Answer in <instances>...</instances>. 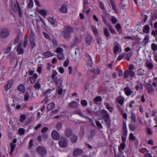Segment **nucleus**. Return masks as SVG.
I'll return each mask as SVG.
<instances>
[{
    "mask_svg": "<svg viewBox=\"0 0 157 157\" xmlns=\"http://www.w3.org/2000/svg\"><path fill=\"white\" fill-rule=\"evenodd\" d=\"M86 62L87 63V65L88 68L90 71L93 72L94 74L96 75L99 74L100 73V71L99 69L96 68H92V62L91 57L88 55H86Z\"/></svg>",
    "mask_w": 157,
    "mask_h": 157,
    "instance_id": "f03ea898",
    "label": "nucleus"
},
{
    "mask_svg": "<svg viewBox=\"0 0 157 157\" xmlns=\"http://www.w3.org/2000/svg\"><path fill=\"white\" fill-rule=\"evenodd\" d=\"M18 132L20 135H22L24 134L25 132V130L23 128H20L18 129Z\"/></svg>",
    "mask_w": 157,
    "mask_h": 157,
    "instance_id": "49530a36",
    "label": "nucleus"
},
{
    "mask_svg": "<svg viewBox=\"0 0 157 157\" xmlns=\"http://www.w3.org/2000/svg\"><path fill=\"white\" fill-rule=\"evenodd\" d=\"M57 57L58 59L59 60L64 59V56L63 53H60L58 54Z\"/></svg>",
    "mask_w": 157,
    "mask_h": 157,
    "instance_id": "4c0bfd02",
    "label": "nucleus"
},
{
    "mask_svg": "<svg viewBox=\"0 0 157 157\" xmlns=\"http://www.w3.org/2000/svg\"><path fill=\"white\" fill-rule=\"evenodd\" d=\"M52 90L51 89H48L44 93V95L45 96L48 97L51 95Z\"/></svg>",
    "mask_w": 157,
    "mask_h": 157,
    "instance_id": "5701e85b",
    "label": "nucleus"
},
{
    "mask_svg": "<svg viewBox=\"0 0 157 157\" xmlns=\"http://www.w3.org/2000/svg\"><path fill=\"white\" fill-rule=\"evenodd\" d=\"M132 56V53L129 52V53H127V56L126 57V59L128 61H129L130 59V58L131 57V56Z\"/></svg>",
    "mask_w": 157,
    "mask_h": 157,
    "instance_id": "0e129e2a",
    "label": "nucleus"
},
{
    "mask_svg": "<svg viewBox=\"0 0 157 157\" xmlns=\"http://www.w3.org/2000/svg\"><path fill=\"white\" fill-rule=\"evenodd\" d=\"M102 101L101 97L99 96L95 97L93 100L94 103L96 104H97L98 102L101 101Z\"/></svg>",
    "mask_w": 157,
    "mask_h": 157,
    "instance_id": "412c9836",
    "label": "nucleus"
},
{
    "mask_svg": "<svg viewBox=\"0 0 157 157\" xmlns=\"http://www.w3.org/2000/svg\"><path fill=\"white\" fill-rule=\"evenodd\" d=\"M34 87L37 89V90H39V89L41 87V85L40 84L39 82L37 81L36 82V83L34 84Z\"/></svg>",
    "mask_w": 157,
    "mask_h": 157,
    "instance_id": "72a5a7b5",
    "label": "nucleus"
},
{
    "mask_svg": "<svg viewBox=\"0 0 157 157\" xmlns=\"http://www.w3.org/2000/svg\"><path fill=\"white\" fill-rule=\"evenodd\" d=\"M11 47H9L7 48L4 52V54H8L9 53L11 49Z\"/></svg>",
    "mask_w": 157,
    "mask_h": 157,
    "instance_id": "69168bd1",
    "label": "nucleus"
},
{
    "mask_svg": "<svg viewBox=\"0 0 157 157\" xmlns=\"http://www.w3.org/2000/svg\"><path fill=\"white\" fill-rule=\"evenodd\" d=\"M122 128L123 135L121 137L122 142L120 144V146H118V150L120 152L121 151V149L124 150L125 147V143L127 136V130L125 121H124L123 122Z\"/></svg>",
    "mask_w": 157,
    "mask_h": 157,
    "instance_id": "f257e3e1",
    "label": "nucleus"
},
{
    "mask_svg": "<svg viewBox=\"0 0 157 157\" xmlns=\"http://www.w3.org/2000/svg\"><path fill=\"white\" fill-rule=\"evenodd\" d=\"M110 2L111 3V5H112V6L113 7V10L115 11V12H116L117 11V10L116 9V7H115V5L114 3V2H113V1L112 0H110Z\"/></svg>",
    "mask_w": 157,
    "mask_h": 157,
    "instance_id": "864d4df0",
    "label": "nucleus"
},
{
    "mask_svg": "<svg viewBox=\"0 0 157 157\" xmlns=\"http://www.w3.org/2000/svg\"><path fill=\"white\" fill-rule=\"evenodd\" d=\"M121 2H120V8L123 10L126 6L127 2L125 0H120Z\"/></svg>",
    "mask_w": 157,
    "mask_h": 157,
    "instance_id": "a211bd4d",
    "label": "nucleus"
},
{
    "mask_svg": "<svg viewBox=\"0 0 157 157\" xmlns=\"http://www.w3.org/2000/svg\"><path fill=\"white\" fill-rule=\"evenodd\" d=\"M83 152L82 150L81 149L76 148L73 151V154L74 156H76L82 154Z\"/></svg>",
    "mask_w": 157,
    "mask_h": 157,
    "instance_id": "9d476101",
    "label": "nucleus"
},
{
    "mask_svg": "<svg viewBox=\"0 0 157 157\" xmlns=\"http://www.w3.org/2000/svg\"><path fill=\"white\" fill-rule=\"evenodd\" d=\"M149 26L148 25H146L144 26L143 29V31L144 33H147L149 32Z\"/></svg>",
    "mask_w": 157,
    "mask_h": 157,
    "instance_id": "bb28decb",
    "label": "nucleus"
},
{
    "mask_svg": "<svg viewBox=\"0 0 157 157\" xmlns=\"http://www.w3.org/2000/svg\"><path fill=\"white\" fill-rule=\"evenodd\" d=\"M111 21L112 23L115 24L117 21V19L114 16H112L111 19Z\"/></svg>",
    "mask_w": 157,
    "mask_h": 157,
    "instance_id": "a18cd8bd",
    "label": "nucleus"
},
{
    "mask_svg": "<svg viewBox=\"0 0 157 157\" xmlns=\"http://www.w3.org/2000/svg\"><path fill=\"white\" fill-rule=\"evenodd\" d=\"M104 32L105 35L106 37L109 36V34L107 29H105L104 30Z\"/></svg>",
    "mask_w": 157,
    "mask_h": 157,
    "instance_id": "680f3d73",
    "label": "nucleus"
},
{
    "mask_svg": "<svg viewBox=\"0 0 157 157\" xmlns=\"http://www.w3.org/2000/svg\"><path fill=\"white\" fill-rule=\"evenodd\" d=\"M40 13L44 16H46L47 15V12L46 10H40L39 11Z\"/></svg>",
    "mask_w": 157,
    "mask_h": 157,
    "instance_id": "ea45409f",
    "label": "nucleus"
},
{
    "mask_svg": "<svg viewBox=\"0 0 157 157\" xmlns=\"http://www.w3.org/2000/svg\"><path fill=\"white\" fill-rule=\"evenodd\" d=\"M48 20L52 25H53L55 24V21L52 17H49L48 18Z\"/></svg>",
    "mask_w": 157,
    "mask_h": 157,
    "instance_id": "c03bdc74",
    "label": "nucleus"
},
{
    "mask_svg": "<svg viewBox=\"0 0 157 157\" xmlns=\"http://www.w3.org/2000/svg\"><path fill=\"white\" fill-rule=\"evenodd\" d=\"M13 83L12 80H9L7 83L4 86L5 89L7 90L9 89L12 86Z\"/></svg>",
    "mask_w": 157,
    "mask_h": 157,
    "instance_id": "dca6fc26",
    "label": "nucleus"
},
{
    "mask_svg": "<svg viewBox=\"0 0 157 157\" xmlns=\"http://www.w3.org/2000/svg\"><path fill=\"white\" fill-rule=\"evenodd\" d=\"M118 52V45H116L115 46L114 50H113V52L115 54V56L116 57V56L117 55L116 53Z\"/></svg>",
    "mask_w": 157,
    "mask_h": 157,
    "instance_id": "6e6d98bb",
    "label": "nucleus"
},
{
    "mask_svg": "<svg viewBox=\"0 0 157 157\" xmlns=\"http://www.w3.org/2000/svg\"><path fill=\"white\" fill-rule=\"evenodd\" d=\"M143 86L142 84L136 85L135 86V89L136 90H138L139 89H142Z\"/></svg>",
    "mask_w": 157,
    "mask_h": 157,
    "instance_id": "774afa93",
    "label": "nucleus"
},
{
    "mask_svg": "<svg viewBox=\"0 0 157 157\" xmlns=\"http://www.w3.org/2000/svg\"><path fill=\"white\" fill-rule=\"evenodd\" d=\"M10 145L11 151L12 152H13L15 147L16 144H13L12 143H10Z\"/></svg>",
    "mask_w": 157,
    "mask_h": 157,
    "instance_id": "8fccbe9b",
    "label": "nucleus"
},
{
    "mask_svg": "<svg viewBox=\"0 0 157 157\" xmlns=\"http://www.w3.org/2000/svg\"><path fill=\"white\" fill-rule=\"evenodd\" d=\"M63 51V49L62 48H57L56 50V52L58 54L60 53H62V52Z\"/></svg>",
    "mask_w": 157,
    "mask_h": 157,
    "instance_id": "bf43d9fd",
    "label": "nucleus"
},
{
    "mask_svg": "<svg viewBox=\"0 0 157 157\" xmlns=\"http://www.w3.org/2000/svg\"><path fill=\"white\" fill-rule=\"evenodd\" d=\"M151 34L152 35L156 37V35H157V29H156L155 30H153L151 32ZM155 40L157 41V38H155Z\"/></svg>",
    "mask_w": 157,
    "mask_h": 157,
    "instance_id": "de8ad7c7",
    "label": "nucleus"
},
{
    "mask_svg": "<svg viewBox=\"0 0 157 157\" xmlns=\"http://www.w3.org/2000/svg\"><path fill=\"white\" fill-rule=\"evenodd\" d=\"M129 138L130 140H135L136 137L135 136H134L132 133H131L129 135Z\"/></svg>",
    "mask_w": 157,
    "mask_h": 157,
    "instance_id": "5fc2aeb1",
    "label": "nucleus"
},
{
    "mask_svg": "<svg viewBox=\"0 0 157 157\" xmlns=\"http://www.w3.org/2000/svg\"><path fill=\"white\" fill-rule=\"evenodd\" d=\"M124 91L126 95L127 96H130L133 93V91L131 90L128 87H125L124 89Z\"/></svg>",
    "mask_w": 157,
    "mask_h": 157,
    "instance_id": "4468645a",
    "label": "nucleus"
},
{
    "mask_svg": "<svg viewBox=\"0 0 157 157\" xmlns=\"http://www.w3.org/2000/svg\"><path fill=\"white\" fill-rule=\"evenodd\" d=\"M77 139L78 137L77 136L75 135H73L71 138L70 140L72 143H75L76 142Z\"/></svg>",
    "mask_w": 157,
    "mask_h": 157,
    "instance_id": "c85d7f7f",
    "label": "nucleus"
},
{
    "mask_svg": "<svg viewBox=\"0 0 157 157\" xmlns=\"http://www.w3.org/2000/svg\"><path fill=\"white\" fill-rule=\"evenodd\" d=\"M17 90L20 92L23 93L25 90V88L23 84H21L17 87Z\"/></svg>",
    "mask_w": 157,
    "mask_h": 157,
    "instance_id": "b1692460",
    "label": "nucleus"
},
{
    "mask_svg": "<svg viewBox=\"0 0 157 157\" xmlns=\"http://www.w3.org/2000/svg\"><path fill=\"white\" fill-rule=\"evenodd\" d=\"M95 132L94 130H91L88 135L87 138L89 140H92L93 139L94 136L95 135Z\"/></svg>",
    "mask_w": 157,
    "mask_h": 157,
    "instance_id": "ddd939ff",
    "label": "nucleus"
},
{
    "mask_svg": "<svg viewBox=\"0 0 157 157\" xmlns=\"http://www.w3.org/2000/svg\"><path fill=\"white\" fill-rule=\"evenodd\" d=\"M129 75V71L128 70H126L124 72V77L125 78H127L128 77Z\"/></svg>",
    "mask_w": 157,
    "mask_h": 157,
    "instance_id": "09e8293b",
    "label": "nucleus"
},
{
    "mask_svg": "<svg viewBox=\"0 0 157 157\" xmlns=\"http://www.w3.org/2000/svg\"><path fill=\"white\" fill-rule=\"evenodd\" d=\"M54 82L56 83L57 88H59L61 86L62 79L61 78H58V77L54 78L52 79Z\"/></svg>",
    "mask_w": 157,
    "mask_h": 157,
    "instance_id": "6e6552de",
    "label": "nucleus"
},
{
    "mask_svg": "<svg viewBox=\"0 0 157 157\" xmlns=\"http://www.w3.org/2000/svg\"><path fill=\"white\" fill-rule=\"evenodd\" d=\"M125 98L121 96L118 97V104H119L121 106H122L124 103Z\"/></svg>",
    "mask_w": 157,
    "mask_h": 157,
    "instance_id": "c756f323",
    "label": "nucleus"
},
{
    "mask_svg": "<svg viewBox=\"0 0 157 157\" xmlns=\"http://www.w3.org/2000/svg\"><path fill=\"white\" fill-rule=\"evenodd\" d=\"M35 36L34 33L31 30L29 40L31 48H33L36 46V44L35 41Z\"/></svg>",
    "mask_w": 157,
    "mask_h": 157,
    "instance_id": "20e7f679",
    "label": "nucleus"
},
{
    "mask_svg": "<svg viewBox=\"0 0 157 157\" xmlns=\"http://www.w3.org/2000/svg\"><path fill=\"white\" fill-rule=\"evenodd\" d=\"M36 151L41 156H44L47 153V151L45 149L41 146H39L37 148Z\"/></svg>",
    "mask_w": 157,
    "mask_h": 157,
    "instance_id": "39448f33",
    "label": "nucleus"
},
{
    "mask_svg": "<svg viewBox=\"0 0 157 157\" xmlns=\"http://www.w3.org/2000/svg\"><path fill=\"white\" fill-rule=\"evenodd\" d=\"M63 30L69 33H71L74 32V30L73 28L69 26H66L63 28Z\"/></svg>",
    "mask_w": 157,
    "mask_h": 157,
    "instance_id": "2eb2a0df",
    "label": "nucleus"
},
{
    "mask_svg": "<svg viewBox=\"0 0 157 157\" xmlns=\"http://www.w3.org/2000/svg\"><path fill=\"white\" fill-rule=\"evenodd\" d=\"M91 29L92 30L93 33L95 35H97L98 34V32L97 31V29L94 26L92 25L91 26Z\"/></svg>",
    "mask_w": 157,
    "mask_h": 157,
    "instance_id": "79ce46f5",
    "label": "nucleus"
},
{
    "mask_svg": "<svg viewBox=\"0 0 157 157\" xmlns=\"http://www.w3.org/2000/svg\"><path fill=\"white\" fill-rule=\"evenodd\" d=\"M51 135L52 138L54 140H58L60 137L59 134L55 130L53 131Z\"/></svg>",
    "mask_w": 157,
    "mask_h": 157,
    "instance_id": "1a4fd4ad",
    "label": "nucleus"
},
{
    "mask_svg": "<svg viewBox=\"0 0 157 157\" xmlns=\"http://www.w3.org/2000/svg\"><path fill=\"white\" fill-rule=\"evenodd\" d=\"M146 87L147 88V91L148 93H152L154 92V89L151 84L149 83H147L146 84Z\"/></svg>",
    "mask_w": 157,
    "mask_h": 157,
    "instance_id": "f8f14e48",
    "label": "nucleus"
},
{
    "mask_svg": "<svg viewBox=\"0 0 157 157\" xmlns=\"http://www.w3.org/2000/svg\"><path fill=\"white\" fill-rule=\"evenodd\" d=\"M149 37L148 35H146L144 39L143 42L145 45L146 44L148 41L149 40Z\"/></svg>",
    "mask_w": 157,
    "mask_h": 157,
    "instance_id": "f704fd0d",
    "label": "nucleus"
},
{
    "mask_svg": "<svg viewBox=\"0 0 157 157\" xmlns=\"http://www.w3.org/2000/svg\"><path fill=\"white\" fill-rule=\"evenodd\" d=\"M129 128L130 130L132 131H134L136 130V128L132 123H131L129 125Z\"/></svg>",
    "mask_w": 157,
    "mask_h": 157,
    "instance_id": "3c124183",
    "label": "nucleus"
},
{
    "mask_svg": "<svg viewBox=\"0 0 157 157\" xmlns=\"http://www.w3.org/2000/svg\"><path fill=\"white\" fill-rule=\"evenodd\" d=\"M55 106L54 103L53 102H52L49 104L47 106V109L48 110H51Z\"/></svg>",
    "mask_w": 157,
    "mask_h": 157,
    "instance_id": "cd10ccee",
    "label": "nucleus"
},
{
    "mask_svg": "<svg viewBox=\"0 0 157 157\" xmlns=\"http://www.w3.org/2000/svg\"><path fill=\"white\" fill-rule=\"evenodd\" d=\"M104 105L106 106V108L108 109L109 112H111L112 110L113 109V107L110 106V105L107 103H105Z\"/></svg>",
    "mask_w": 157,
    "mask_h": 157,
    "instance_id": "473e14b6",
    "label": "nucleus"
},
{
    "mask_svg": "<svg viewBox=\"0 0 157 157\" xmlns=\"http://www.w3.org/2000/svg\"><path fill=\"white\" fill-rule=\"evenodd\" d=\"M74 113L75 114H78L82 117H84L85 116L82 113V112L80 109H78L77 110L75 111Z\"/></svg>",
    "mask_w": 157,
    "mask_h": 157,
    "instance_id": "2f4dec72",
    "label": "nucleus"
},
{
    "mask_svg": "<svg viewBox=\"0 0 157 157\" xmlns=\"http://www.w3.org/2000/svg\"><path fill=\"white\" fill-rule=\"evenodd\" d=\"M144 70H142L141 69H139L138 71V75L140 76H142L144 75Z\"/></svg>",
    "mask_w": 157,
    "mask_h": 157,
    "instance_id": "58836bf2",
    "label": "nucleus"
},
{
    "mask_svg": "<svg viewBox=\"0 0 157 157\" xmlns=\"http://www.w3.org/2000/svg\"><path fill=\"white\" fill-rule=\"evenodd\" d=\"M64 133L67 137H69L72 135L73 133V131L70 128H66L65 129Z\"/></svg>",
    "mask_w": 157,
    "mask_h": 157,
    "instance_id": "9b49d317",
    "label": "nucleus"
},
{
    "mask_svg": "<svg viewBox=\"0 0 157 157\" xmlns=\"http://www.w3.org/2000/svg\"><path fill=\"white\" fill-rule=\"evenodd\" d=\"M71 33L64 31H63L61 32V34L62 36L67 39H69L70 38Z\"/></svg>",
    "mask_w": 157,
    "mask_h": 157,
    "instance_id": "f3484780",
    "label": "nucleus"
},
{
    "mask_svg": "<svg viewBox=\"0 0 157 157\" xmlns=\"http://www.w3.org/2000/svg\"><path fill=\"white\" fill-rule=\"evenodd\" d=\"M26 118V116L25 115L21 114V115L20 117V121L21 122H22L24 121Z\"/></svg>",
    "mask_w": 157,
    "mask_h": 157,
    "instance_id": "a19ab883",
    "label": "nucleus"
},
{
    "mask_svg": "<svg viewBox=\"0 0 157 157\" xmlns=\"http://www.w3.org/2000/svg\"><path fill=\"white\" fill-rule=\"evenodd\" d=\"M58 143L60 146L62 147H65L67 146V141L64 137H61Z\"/></svg>",
    "mask_w": 157,
    "mask_h": 157,
    "instance_id": "0eeeda50",
    "label": "nucleus"
},
{
    "mask_svg": "<svg viewBox=\"0 0 157 157\" xmlns=\"http://www.w3.org/2000/svg\"><path fill=\"white\" fill-rule=\"evenodd\" d=\"M135 2L137 5L140 6L142 5L143 4V0H134Z\"/></svg>",
    "mask_w": 157,
    "mask_h": 157,
    "instance_id": "c9c22d12",
    "label": "nucleus"
},
{
    "mask_svg": "<svg viewBox=\"0 0 157 157\" xmlns=\"http://www.w3.org/2000/svg\"><path fill=\"white\" fill-rule=\"evenodd\" d=\"M60 11L63 13H66L67 12V8L65 5L62 6L60 9Z\"/></svg>",
    "mask_w": 157,
    "mask_h": 157,
    "instance_id": "7c9ffc66",
    "label": "nucleus"
},
{
    "mask_svg": "<svg viewBox=\"0 0 157 157\" xmlns=\"http://www.w3.org/2000/svg\"><path fill=\"white\" fill-rule=\"evenodd\" d=\"M103 115V118L106 123L107 127L109 128L110 127V121L109 119V115L106 110L103 109L101 112Z\"/></svg>",
    "mask_w": 157,
    "mask_h": 157,
    "instance_id": "7ed1b4c3",
    "label": "nucleus"
},
{
    "mask_svg": "<svg viewBox=\"0 0 157 157\" xmlns=\"http://www.w3.org/2000/svg\"><path fill=\"white\" fill-rule=\"evenodd\" d=\"M16 3H17V2ZM12 8L13 11L14 12H17L18 10V6L17 3V4H16L15 2H12Z\"/></svg>",
    "mask_w": 157,
    "mask_h": 157,
    "instance_id": "4be33fe9",
    "label": "nucleus"
},
{
    "mask_svg": "<svg viewBox=\"0 0 157 157\" xmlns=\"http://www.w3.org/2000/svg\"><path fill=\"white\" fill-rule=\"evenodd\" d=\"M151 48L153 51H155L157 50V45L153 43L151 44Z\"/></svg>",
    "mask_w": 157,
    "mask_h": 157,
    "instance_id": "37998d69",
    "label": "nucleus"
},
{
    "mask_svg": "<svg viewBox=\"0 0 157 157\" xmlns=\"http://www.w3.org/2000/svg\"><path fill=\"white\" fill-rule=\"evenodd\" d=\"M9 31L5 28L1 29H0V37L2 38H5L9 35Z\"/></svg>",
    "mask_w": 157,
    "mask_h": 157,
    "instance_id": "423d86ee",
    "label": "nucleus"
},
{
    "mask_svg": "<svg viewBox=\"0 0 157 157\" xmlns=\"http://www.w3.org/2000/svg\"><path fill=\"white\" fill-rule=\"evenodd\" d=\"M55 127L57 131L60 130L62 127V123L60 122H58L55 126Z\"/></svg>",
    "mask_w": 157,
    "mask_h": 157,
    "instance_id": "a878e982",
    "label": "nucleus"
},
{
    "mask_svg": "<svg viewBox=\"0 0 157 157\" xmlns=\"http://www.w3.org/2000/svg\"><path fill=\"white\" fill-rule=\"evenodd\" d=\"M69 63V60L67 58L66 61L64 62L63 63V66L64 67H67Z\"/></svg>",
    "mask_w": 157,
    "mask_h": 157,
    "instance_id": "e2e57ef3",
    "label": "nucleus"
},
{
    "mask_svg": "<svg viewBox=\"0 0 157 157\" xmlns=\"http://www.w3.org/2000/svg\"><path fill=\"white\" fill-rule=\"evenodd\" d=\"M69 106L72 108L75 109L78 106V103L76 101H72L70 103Z\"/></svg>",
    "mask_w": 157,
    "mask_h": 157,
    "instance_id": "aec40b11",
    "label": "nucleus"
},
{
    "mask_svg": "<svg viewBox=\"0 0 157 157\" xmlns=\"http://www.w3.org/2000/svg\"><path fill=\"white\" fill-rule=\"evenodd\" d=\"M92 38L90 36H88L86 37V41L87 43L89 45L90 43L92 40Z\"/></svg>",
    "mask_w": 157,
    "mask_h": 157,
    "instance_id": "e433bc0d",
    "label": "nucleus"
},
{
    "mask_svg": "<svg viewBox=\"0 0 157 157\" xmlns=\"http://www.w3.org/2000/svg\"><path fill=\"white\" fill-rule=\"evenodd\" d=\"M42 138L44 141H45L48 138V135L46 134H43L42 136Z\"/></svg>",
    "mask_w": 157,
    "mask_h": 157,
    "instance_id": "4d7b16f0",
    "label": "nucleus"
},
{
    "mask_svg": "<svg viewBox=\"0 0 157 157\" xmlns=\"http://www.w3.org/2000/svg\"><path fill=\"white\" fill-rule=\"evenodd\" d=\"M81 104L83 106H85L87 104V102L86 100H83L81 101Z\"/></svg>",
    "mask_w": 157,
    "mask_h": 157,
    "instance_id": "13d9d810",
    "label": "nucleus"
},
{
    "mask_svg": "<svg viewBox=\"0 0 157 157\" xmlns=\"http://www.w3.org/2000/svg\"><path fill=\"white\" fill-rule=\"evenodd\" d=\"M129 75L130 76L132 77H133L135 76V73L133 70L129 71Z\"/></svg>",
    "mask_w": 157,
    "mask_h": 157,
    "instance_id": "052dcab7",
    "label": "nucleus"
},
{
    "mask_svg": "<svg viewBox=\"0 0 157 157\" xmlns=\"http://www.w3.org/2000/svg\"><path fill=\"white\" fill-rule=\"evenodd\" d=\"M24 99L25 101H27L29 99V94L28 93H26L24 95Z\"/></svg>",
    "mask_w": 157,
    "mask_h": 157,
    "instance_id": "338daca9",
    "label": "nucleus"
},
{
    "mask_svg": "<svg viewBox=\"0 0 157 157\" xmlns=\"http://www.w3.org/2000/svg\"><path fill=\"white\" fill-rule=\"evenodd\" d=\"M44 55L45 58H48L52 56L53 54L50 51H47L44 52Z\"/></svg>",
    "mask_w": 157,
    "mask_h": 157,
    "instance_id": "393cba45",
    "label": "nucleus"
},
{
    "mask_svg": "<svg viewBox=\"0 0 157 157\" xmlns=\"http://www.w3.org/2000/svg\"><path fill=\"white\" fill-rule=\"evenodd\" d=\"M95 123L97 127L99 128H102L101 124L98 121H96Z\"/></svg>",
    "mask_w": 157,
    "mask_h": 157,
    "instance_id": "603ef678",
    "label": "nucleus"
},
{
    "mask_svg": "<svg viewBox=\"0 0 157 157\" xmlns=\"http://www.w3.org/2000/svg\"><path fill=\"white\" fill-rule=\"evenodd\" d=\"M145 66L147 67L148 69L152 70L153 67V65L152 62L147 61L146 63Z\"/></svg>",
    "mask_w": 157,
    "mask_h": 157,
    "instance_id": "6ab92c4d",
    "label": "nucleus"
}]
</instances>
